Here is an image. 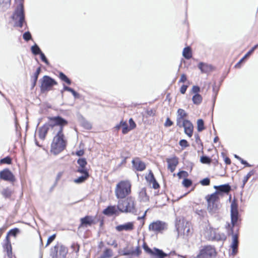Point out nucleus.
Here are the masks:
<instances>
[{
  "instance_id": "f257e3e1",
  "label": "nucleus",
  "mask_w": 258,
  "mask_h": 258,
  "mask_svg": "<svg viewBox=\"0 0 258 258\" xmlns=\"http://www.w3.org/2000/svg\"><path fill=\"white\" fill-rule=\"evenodd\" d=\"M48 119V122L38 129L39 138L42 140H44L49 131L54 134L60 126H66L68 124V120L59 115L49 117Z\"/></svg>"
},
{
  "instance_id": "f03ea898",
  "label": "nucleus",
  "mask_w": 258,
  "mask_h": 258,
  "mask_svg": "<svg viewBox=\"0 0 258 258\" xmlns=\"http://www.w3.org/2000/svg\"><path fill=\"white\" fill-rule=\"evenodd\" d=\"M64 126H60L57 128L51 145L50 151L55 155L62 152L66 147L67 141L64 139L63 133Z\"/></svg>"
},
{
  "instance_id": "7ed1b4c3",
  "label": "nucleus",
  "mask_w": 258,
  "mask_h": 258,
  "mask_svg": "<svg viewBox=\"0 0 258 258\" xmlns=\"http://www.w3.org/2000/svg\"><path fill=\"white\" fill-rule=\"evenodd\" d=\"M131 183L129 181L122 180L118 182L115 189V195L117 199H123L131 192Z\"/></svg>"
},
{
  "instance_id": "20e7f679",
  "label": "nucleus",
  "mask_w": 258,
  "mask_h": 258,
  "mask_svg": "<svg viewBox=\"0 0 258 258\" xmlns=\"http://www.w3.org/2000/svg\"><path fill=\"white\" fill-rule=\"evenodd\" d=\"M117 209L121 213H135L137 212L135 200L132 197H128L125 200H119L117 203Z\"/></svg>"
},
{
  "instance_id": "39448f33",
  "label": "nucleus",
  "mask_w": 258,
  "mask_h": 258,
  "mask_svg": "<svg viewBox=\"0 0 258 258\" xmlns=\"http://www.w3.org/2000/svg\"><path fill=\"white\" fill-rule=\"evenodd\" d=\"M230 217L232 226L228 224L227 228L233 229V227L238 224V221L241 220L240 214L238 210V204L235 199L232 201L230 206Z\"/></svg>"
},
{
  "instance_id": "423d86ee",
  "label": "nucleus",
  "mask_w": 258,
  "mask_h": 258,
  "mask_svg": "<svg viewBox=\"0 0 258 258\" xmlns=\"http://www.w3.org/2000/svg\"><path fill=\"white\" fill-rule=\"evenodd\" d=\"M208 202L207 210L211 215L218 213L219 209V198H216L215 194L208 195L206 197Z\"/></svg>"
},
{
  "instance_id": "0eeeda50",
  "label": "nucleus",
  "mask_w": 258,
  "mask_h": 258,
  "mask_svg": "<svg viewBox=\"0 0 258 258\" xmlns=\"http://www.w3.org/2000/svg\"><path fill=\"white\" fill-rule=\"evenodd\" d=\"M143 248L145 251L150 255L151 258H165L168 254L165 253L162 249L154 247L153 249L150 248L146 243L144 242Z\"/></svg>"
},
{
  "instance_id": "6e6552de",
  "label": "nucleus",
  "mask_w": 258,
  "mask_h": 258,
  "mask_svg": "<svg viewBox=\"0 0 258 258\" xmlns=\"http://www.w3.org/2000/svg\"><path fill=\"white\" fill-rule=\"evenodd\" d=\"M41 82L40 89L42 92L50 90L54 85L57 84L54 79L48 76H44L40 80Z\"/></svg>"
},
{
  "instance_id": "1a4fd4ad",
  "label": "nucleus",
  "mask_w": 258,
  "mask_h": 258,
  "mask_svg": "<svg viewBox=\"0 0 258 258\" xmlns=\"http://www.w3.org/2000/svg\"><path fill=\"white\" fill-rule=\"evenodd\" d=\"M216 254V250L214 247L211 245L204 246L200 250L199 253L197 255L196 258H204L211 257Z\"/></svg>"
},
{
  "instance_id": "9d476101",
  "label": "nucleus",
  "mask_w": 258,
  "mask_h": 258,
  "mask_svg": "<svg viewBox=\"0 0 258 258\" xmlns=\"http://www.w3.org/2000/svg\"><path fill=\"white\" fill-rule=\"evenodd\" d=\"M207 236L209 240L212 241H224L226 239V236L224 233H217L213 228L209 229Z\"/></svg>"
},
{
  "instance_id": "9b49d317",
  "label": "nucleus",
  "mask_w": 258,
  "mask_h": 258,
  "mask_svg": "<svg viewBox=\"0 0 258 258\" xmlns=\"http://www.w3.org/2000/svg\"><path fill=\"white\" fill-rule=\"evenodd\" d=\"M165 222L157 220L151 223L149 226V229L155 232H161L167 228Z\"/></svg>"
},
{
  "instance_id": "f8f14e48",
  "label": "nucleus",
  "mask_w": 258,
  "mask_h": 258,
  "mask_svg": "<svg viewBox=\"0 0 258 258\" xmlns=\"http://www.w3.org/2000/svg\"><path fill=\"white\" fill-rule=\"evenodd\" d=\"M228 235H232V242L231 244L232 248V254L235 255L238 251V247L239 244L238 236L237 234H234L233 229L231 228L228 232Z\"/></svg>"
},
{
  "instance_id": "ddd939ff",
  "label": "nucleus",
  "mask_w": 258,
  "mask_h": 258,
  "mask_svg": "<svg viewBox=\"0 0 258 258\" xmlns=\"http://www.w3.org/2000/svg\"><path fill=\"white\" fill-rule=\"evenodd\" d=\"M214 188L216 189V190L212 194H215L216 198H219V195H222L224 194H228L231 189L230 185L228 183L220 185H215Z\"/></svg>"
},
{
  "instance_id": "4468645a",
  "label": "nucleus",
  "mask_w": 258,
  "mask_h": 258,
  "mask_svg": "<svg viewBox=\"0 0 258 258\" xmlns=\"http://www.w3.org/2000/svg\"><path fill=\"white\" fill-rule=\"evenodd\" d=\"M0 179L11 182L16 180L14 175L8 168L4 169L0 171Z\"/></svg>"
},
{
  "instance_id": "2eb2a0df",
  "label": "nucleus",
  "mask_w": 258,
  "mask_h": 258,
  "mask_svg": "<svg viewBox=\"0 0 258 258\" xmlns=\"http://www.w3.org/2000/svg\"><path fill=\"white\" fill-rule=\"evenodd\" d=\"M142 253V250L139 245H138L135 249L132 247L131 249H124L122 251L123 255H132L138 257Z\"/></svg>"
},
{
  "instance_id": "dca6fc26",
  "label": "nucleus",
  "mask_w": 258,
  "mask_h": 258,
  "mask_svg": "<svg viewBox=\"0 0 258 258\" xmlns=\"http://www.w3.org/2000/svg\"><path fill=\"white\" fill-rule=\"evenodd\" d=\"M81 223L79 226V228L82 227H87L91 226L94 223V220L92 216H86L80 219Z\"/></svg>"
},
{
  "instance_id": "f3484780",
  "label": "nucleus",
  "mask_w": 258,
  "mask_h": 258,
  "mask_svg": "<svg viewBox=\"0 0 258 258\" xmlns=\"http://www.w3.org/2000/svg\"><path fill=\"white\" fill-rule=\"evenodd\" d=\"M133 167L138 171H142L146 169L145 163L142 161L139 158L137 157L132 161Z\"/></svg>"
},
{
  "instance_id": "a211bd4d",
  "label": "nucleus",
  "mask_w": 258,
  "mask_h": 258,
  "mask_svg": "<svg viewBox=\"0 0 258 258\" xmlns=\"http://www.w3.org/2000/svg\"><path fill=\"white\" fill-rule=\"evenodd\" d=\"M182 127L184 128V133L189 138L193 135L194 125L189 120H185V122Z\"/></svg>"
},
{
  "instance_id": "6ab92c4d",
  "label": "nucleus",
  "mask_w": 258,
  "mask_h": 258,
  "mask_svg": "<svg viewBox=\"0 0 258 258\" xmlns=\"http://www.w3.org/2000/svg\"><path fill=\"white\" fill-rule=\"evenodd\" d=\"M180 222L178 224H176V230L178 233V234H183V235L187 236L190 233V228L189 226L187 225L188 224L187 223L184 226L183 225L182 226L180 225Z\"/></svg>"
},
{
  "instance_id": "aec40b11",
  "label": "nucleus",
  "mask_w": 258,
  "mask_h": 258,
  "mask_svg": "<svg viewBox=\"0 0 258 258\" xmlns=\"http://www.w3.org/2000/svg\"><path fill=\"white\" fill-rule=\"evenodd\" d=\"M134 228V223L129 222L125 223L123 224L119 225L116 226L115 229L117 231L120 232L122 231H131Z\"/></svg>"
},
{
  "instance_id": "412c9836",
  "label": "nucleus",
  "mask_w": 258,
  "mask_h": 258,
  "mask_svg": "<svg viewBox=\"0 0 258 258\" xmlns=\"http://www.w3.org/2000/svg\"><path fill=\"white\" fill-rule=\"evenodd\" d=\"M167 162L168 163V168L171 172H173L178 163V158L176 157H174L172 158L167 159Z\"/></svg>"
},
{
  "instance_id": "4be33fe9",
  "label": "nucleus",
  "mask_w": 258,
  "mask_h": 258,
  "mask_svg": "<svg viewBox=\"0 0 258 258\" xmlns=\"http://www.w3.org/2000/svg\"><path fill=\"white\" fill-rule=\"evenodd\" d=\"M4 248L7 252L8 258H13L12 247L9 238L7 236L6 243L4 245Z\"/></svg>"
},
{
  "instance_id": "5701e85b",
  "label": "nucleus",
  "mask_w": 258,
  "mask_h": 258,
  "mask_svg": "<svg viewBox=\"0 0 258 258\" xmlns=\"http://www.w3.org/2000/svg\"><path fill=\"white\" fill-rule=\"evenodd\" d=\"M118 211L117 206H109L103 210V213L105 215L112 216L117 214Z\"/></svg>"
},
{
  "instance_id": "b1692460",
  "label": "nucleus",
  "mask_w": 258,
  "mask_h": 258,
  "mask_svg": "<svg viewBox=\"0 0 258 258\" xmlns=\"http://www.w3.org/2000/svg\"><path fill=\"white\" fill-rule=\"evenodd\" d=\"M258 48V44L253 46L245 54V55L235 64V67L236 68H240L241 63L247 57H249L253 51Z\"/></svg>"
},
{
  "instance_id": "393cba45",
  "label": "nucleus",
  "mask_w": 258,
  "mask_h": 258,
  "mask_svg": "<svg viewBox=\"0 0 258 258\" xmlns=\"http://www.w3.org/2000/svg\"><path fill=\"white\" fill-rule=\"evenodd\" d=\"M198 68L202 73H204L210 72L212 69V66L202 62L199 63Z\"/></svg>"
},
{
  "instance_id": "a878e982",
  "label": "nucleus",
  "mask_w": 258,
  "mask_h": 258,
  "mask_svg": "<svg viewBox=\"0 0 258 258\" xmlns=\"http://www.w3.org/2000/svg\"><path fill=\"white\" fill-rule=\"evenodd\" d=\"M11 0H0V7L2 11H6L10 7Z\"/></svg>"
},
{
  "instance_id": "bb28decb",
  "label": "nucleus",
  "mask_w": 258,
  "mask_h": 258,
  "mask_svg": "<svg viewBox=\"0 0 258 258\" xmlns=\"http://www.w3.org/2000/svg\"><path fill=\"white\" fill-rule=\"evenodd\" d=\"M113 256V251L111 249L106 248L103 253L100 255V258H111Z\"/></svg>"
},
{
  "instance_id": "cd10ccee",
  "label": "nucleus",
  "mask_w": 258,
  "mask_h": 258,
  "mask_svg": "<svg viewBox=\"0 0 258 258\" xmlns=\"http://www.w3.org/2000/svg\"><path fill=\"white\" fill-rule=\"evenodd\" d=\"M182 55L187 59H189L192 57L191 50L190 47L187 46L183 49Z\"/></svg>"
},
{
  "instance_id": "c85d7f7f",
  "label": "nucleus",
  "mask_w": 258,
  "mask_h": 258,
  "mask_svg": "<svg viewBox=\"0 0 258 258\" xmlns=\"http://www.w3.org/2000/svg\"><path fill=\"white\" fill-rule=\"evenodd\" d=\"M203 100V98L200 94H195L192 97L193 103L195 105L200 104Z\"/></svg>"
},
{
  "instance_id": "c756f323",
  "label": "nucleus",
  "mask_w": 258,
  "mask_h": 258,
  "mask_svg": "<svg viewBox=\"0 0 258 258\" xmlns=\"http://www.w3.org/2000/svg\"><path fill=\"white\" fill-rule=\"evenodd\" d=\"M31 51L32 53L35 55L40 54L41 52H42L41 49L39 48L38 45L36 43H35L34 45L31 46Z\"/></svg>"
},
{
  "instance_id": "7c9ffc66",
  "label": "nucleus",
  "mask_w": 258,
  "mask_h": 258,
  "mask_svg": "<svg viewBox=\"0 0 258 258\" xmlns=\"http://www.w3.org/2000/svg\"><path fill=\"white\" fill-rule=\"evenodd\" d=\"M58 77L62 81L66 83L68 85H70L72 83L71 80L62 72H59Z\"/></svg>"
},
{
  "instance_id": "2f4dec72",
  "label": "nucleus",
  "mask_w": 258,
  "mask_h": 258,
  "mask_svg": "<svg viewBox=\"0 0 258 258\" xmlns=\"http://www.w3.org/2000/svg\"><path fill=\"white\" fill-rule=\"evenodd\" d=\"M139 196L140 198H141L142 201L144 202H146L147 201H149V197L147 195L146 193V189L145 188H143L140 193Z\"/></svg>"
},
{
  "instance_id": "473e14b6",
  "label": "nucleus",
  "mask_w": 258,
  "mask_h": 258,
  "mask_svg": "<svg viewBox=\"0 0 258 258\" xmlns=\"http://www.w3.org/2000/svg\"><path fill=\"white\" fill-rule=\"evenodd\" d=\"M58 245H55L51 248L50 255L52 258H58Z\"/></svg>"
},
{
  "instance_id": "72a5a7b5",
  "label": "nucleus",
  "mask_w": 258,
  "mask_h": 258,
  "mask_svg": "<svg viewBox=\"0 0 258 258\" xmlns=\"http://www.w3.org/2000/svg\"><path fill=\"white\" fill-rule=\"evenodd\" d=\"M254 172L253 170H252L250 171L247 174V175L244 177V179H243V181H242L243 183L241 185L242 188H244L246 183L247 182L249 178L254 174Z\"/></svg>"
},
{
  "instance_id": "f704fd0d",
  "label": "nucleus",
  "mask_w": 258,
  "mask_h": 258,
  "mask_svg": "<svg viewBox=\"0 0 258 258\" xmlns=\"http://www.w3.org/2000/svg\"><path fill=\"white\" fill-rule=\"evenodd\" d=\"M58 250L59 255L62 258H65L68 252L67 248L65 246L61 245L59 248H58Z\"/></svg>"
},
{
  "instance_id": "c9c22d12",
  "label": "nucleus",
  "mask_w": 258,
  "mask_h": 258,
  "mask_svg": "<svg viewBox=\"0 0 258 258\" xmlns=\"http://www.w3.org/2000/svg\"><path fill=\"white\" fill-rule=\"evenodd\" d=\"M1 194L4 198H9L12 195V191L9 188H6L2 191Z\"/></svg>"
},
{
  "instance_id": "e433bc0d",
  "label": "nucleus",
  "mask_w": 258,
  "mask_h": 258,
  "mask_svg": "<svg viewBox=\"0 0 258 258\" xmlns=\"http://www.w3.org/2000/svg\"><path fill=\"white\" fill-rule=\"evenodd\" d=\"M89 176L81 175L78 178L74 179V182L76 183L80 184L85 182L88 178Z\"/></svg>"
},
{
  "instance_id": "4c0bfd02",
  "label": "nucleus",
  "mask_w": 258,
  "mask_h": 258,
  "mask_svg": "<svg viewBox=\"0 0 258 258\" xmlns=\"http://www.w3.org/2000/svg\"><path fill=\"white\" fill-rule=\"evenodd\" d=\"M205 129L204 122L202 119H199L197 121V130L201 132Z\"/></svg>"
},
{
  "instance_id": "58836bf2",
  "label": "nucleus",
  "mask_w": 258,
  "mask_h": 258,
  "mask_svg": "<svg viewBox=\"0 0 258 258\" xmlns=\"http://www.w3.org/2000/svg\"><path fill=\"white\" fill-rule=\"evenodd\" d=\"M121 125H122L121 127L122 134H126L131 131V129L128 126L127 123L126 122L121 120Z\"/></svg>"
},
{
  "instance_id": "ea45409f",
  "label": "nucleus",
  "mask_w": 258,
  "mask_h": 258,
  "mask_svg": "<svg viewBox=\"0 0 258 258\" xmlns=\"http://www.w3.org/2000/svg\"><path fill=\"white\" fill-rule=\"evenodd\" d=\"M187 116V113L183 109L179 108L177 111V116L183 118Z\"/></svg>"
},
{
  "instance_id": "a19ab883",
  "label": "nucleus",
  "mask_w": 258,
  "mask_h": 258,
  "mask_svg": "<svg viewBox=\"0 0 258 258\" xmlns=\"http://www.w3.org/2000/svg\"><path fill=\"white\" fill-rule=\"evenodd\" d=\"M77 172L82 174V175L89 176V173L86 167H79Z\"/></svg>"
},
{
  "instance_id": "79ce46f5",
  "label": "nucleus",
  "mask_w": 258,
  "mask_h": 258,
  "mask_svg": "<svg viewBox=\"0 0 258 258\" xmlns=\"http://www.w3.org/2000/svg\"><path fill=\"white\" fill-rule=\"evenodd\" d=\"M211 159L207 156L201 157L200 161L204 164H210L211 162Z\"/></svg>"
},
{
  "instance_id": "37998d69",
  "label": "nucleus",
  "mask_w": 258,
  "mask_h": 258,
  "mask_svg": "<svg viewBox=\"0 0 258 258\" xmlns=\"http://www.w3.org/2000/svg\"><path fill=\"white\" fill-rule=\"evenodd\" d=\"M77 163L79 165L80 167H86L87 164L86 159L84 158H79L77 161Z\"/></svg>"
},
{
  "instance_id": "c03bdc74",
  "label": "nucleus",
  "mask_w": 258,
  "mask_h": 258,
  "mask_svg": "<svg viewBox=\"0 0 258 258\" xmlns=\"http://www.w3.org/2000/svg\"><path fill=\"white\" fill-rule=\"evenodd\" d=\"M19 232H20L19 229H18L17 228H15L14 229L10 230L9 231V232L7 234V236H8L9 235H10L11 236H16ZM8 237H9V236H8Z\"/></svg>"
},
{
  "instance_id": "a18cd8bd",
  "label": "nucleus",
  "mask_w": 258,
  "mask_h": 258,
  "mask_svg": "<svg viewBox=\"0 0 258 258\" xmlns=\"http://www.w3.org/2000/svg\"><path fill=\"white\" fill-rule=\"evenodd\" d=\"M185 120L186 119H183V118H182L177 116V118H176L177 126H179V127H182V126H183V125H182V124H184V123L185 122Z\"/></svg>"
},
{
  "instance_id": "49530a36",
  "label": "nucleus",
  "mask_w": 258,
  "mask_h": 258,
  "mask_svg": "<svg viewBox=\"0 0 258 258\" xmlns=\"http://www.w3.org/2000/svg\"><path fill=\"white\" fill-rule=\"evenodd\" d=\"M155 178L153 173L151 170H149V174L146 176L145 179L148 182L153 180Z\"/></svg>"
},
{
  "instance_id": "de8ad7c7",
  "label": "nucleus",
  "mask_w": 258,
  "mask_h": 258,
  "mask_svg": "<svg viewBox=\"0 0 258 258\" xmlns=\"http://www.w3.org/2000/svg\"><path fill=\"white\" fill-rule=\"evenodd\" d=\"M1 164H10L12 163V159L9 156H7L0 161Z\"/></svg>"
},
{
  "instance_id": "09e8293b",
  "label": "nucleus",
  "mask_w": 258,
  "mask_h": 258,
  "mask_svg": "<svg viewBox=\"0 0 258 258\" xmlns=\"http://www.w3.org/2000/svg\"><path fill=\"white\" fill-rule=\"evenodd\" d=\"M23 38L26 41H28L32 39V35L29 31H27L23 34Z\"/></svg>"
},
{
  "instance_id": "8fccbe9b",
  "label": "nucleus",
  "mask_w": 258,
  "mask_h": 258,
  "mask_svg": "<svg viewBox=\"0 0 258 258\" xmlns=\"http://www.w3.org/2000/svg\"><path fill=\"white\" fill-rule=\"evenodd\" d=\"M183 186L185 187H189L192 184V181L188 178H184L182 181Z\"/></svg>"
},
{
  "instance_id": "3c124183",
  "label": "nucleus",
  "mask_w": 258,
  "mask_h": 258,
  "mask_svg": "<svg viewBox=\"0 0 258 258\" xmlns=\"http://www.w3.org/2000/svg\"><path fill=\"white\" fill-rule=\"evenodd\" d=\"M39 55L41 60L43 62H44L47 66H49L50 63L48 59H47L46 56L45 55L44 53L42 52Z\"/></svg>"
},
{
  "instance_id": "603ef678",
  "label": "nucleus",
  "mask_w": 258,
  "mask_h": 258,
  "mask_svg": "<svg viewBox=\"0 0 258 258\" xmlns=\"http://www.w3.org/2000/svg\"><path fill=\"white\" fill-rule=\"evenodd\" d=\"M38 75H36L35 74H34L33 76L31 77L32 79V89H33L36 85L38 78Z\"/></svg>"
},
{
  "instance_id": "864d4df0",
  "label": "nucleus",
  "mask_w": 258,
  "mask_h": 258,
  "mask_svg": "<svg viewBox=\"0 0 258 258\" xmlns=\"http://www.w3.org/2000/svg\"><path fill=\"white\" fill-rule=\"evenodd\" d=\"M200 183L203 186H207L210 184V179L209 178L206 177L201 180Z\"/></svg>"
},
{
  "instance_id": "5fc2aeb1",
  "label": "nucleus",
  "mask_w": 258,
  "mask_h": 258,
  "mask_svg": "<svg viewBox=\"0 0 258 258\" xmlns=\"http://www.w3.org/2000/svg\"><path fill=\"white\" fill-rule=\"evenodd\" d=\"M149 183L150 184L152 183V187L154 189H158L160 187L159 184L158 183L155 178L153 180L150 181Z\"/></svg>"
},
{
  "instance_id": "6e6d98bb",
  "label": "nucleus",
  "mask_w": 258,
  "mask_h": 258,
  "mask_svg": "<svg viewBox=\"0 0 258 258\" xmlns=\"http://www.w3.org/2000/svg\"><path fill=\"white\" fill-rule=\"evenodd\" d=\"M149 183L150 184L152 183V187L154 189H158L160 187L159 184L158 183L155 178L153 180L150 181Z\"/></svg>"
},
{
  "instance_id": "4d7b16f0",
  "label": "nucleus",
  "mask_w": 258,
  "mask_h": 258,
  "mask_svg": "<svg viewBox=\"0 0 258 258\" xmlns=\"http://www.w3.org/2000/svg\"><path fill=\"white\" fill-rule=\"evenodd\" d=\"M179 145L183 148L187 147L189 146L187 141L186 140L182 139L179 142Z\"/></svg>"
},
{
  "instance_id": "13d9d810",
  "label": "nucleus",
  "mask_w": 258,
  "mask_h": 258,
  "mask_svg": "<svg viewBox=\"0 0 258 258\" xmlns=\"http://www.w3.org/2000/svg\"><path fill=\"white\" fill-rule=\"evenodd\" d=\"M213 91L214 93L215 94V96L214 97V103H215L216 96L217 95L218 91H219V88L217 87L215 83L213 86Z\"/></svg>"
},
{
  "instance_id": "bf43d9fd",
  "label": "nucleus",
  "mask_w": 258,
  "mask_h": 258,
  "mask_svg": "<svg viewBox=\"0 0 258 258\" xmlns=\"http://www.w3.org/2000/svg\"><path fill=\"white\" fill-rule=\"evenodd\" d=\"M177 175L179 178H181L183 177H187L188 176V173L186 171L182 170V171H179L177 174Z\"/></svg>"
},
{
  "instance_id": "052dcab7",
  "label": "nucleus",
  "mask_w": 258,
  "mask_h": 258,
  "mask_svg": "<svg viewBox=\"0 0 258 258\" xmlns=\"http://www.w3.org/2000/svg\"><path fill=\"white\" fill-rule=\"evenodd\" d=\"M56 234H54L49 237V238L47 239V243L46 244L45 246H47L50 243H51L55 238Z\"/></svg>"
},
{
  "instance_id": "680f3d73",
  "label": "nucleus",
  "mask_w": 258,
  "mask_h": 258,
  "mask_svg": "<svg viewBox=\"0 0 258 258\" xmlns=\"http://www.w3.org/2000/svg\"><path fill=\"white\" fill-rule=\"evenodd\" d=\"M129 123H130L129 127L131 129V130H133L136 127V123L135 122V121H134V120L133 119V118H131L129 119Z\"/></svg>"
},
{
  "instance_id": "e2e57ef3",
  "label": "nucleus",
  "mask_w": 258,
  "mask_h": 258,
  "mask_svg": "<svg viewBox=\"0 0 258 258\" xmlns=\"http://www.w3.org/2000/svg\"><path fill=\"white\" fill-rule=\"evenodd\" d=\"M200 91V88L198 86H193L192 88V92L195 94H199V92Z\"/></svg>"
},
{
  "instance_id": "0e129e2a",
  "label": "nucleus",
  "mask_w": 258,
  "mask_h": 258,
  "mask_svg": "<svg viewBox=\"0 0 258 258\" xmlns=\"http://www.w3.org/2000/svg\"><path fill=\"white\" fill-rule=\"evenodd\" d=\"M173 122L169 118H167L166 121L164 123V125L166 127L171 126L173 124Z\"/></svg>"
},
{
  "instance_id": "69168bd1",
  "label": "nucleus",
  "mask_w": 258,
  "mask_h": 258,
  "mask_svg": "<svg viewBox=\"0 0 258 258\" xmlns=\"http://www.w3.org/2000/svg\"><path fill=\"white\" fill-rule=\"evenodd\" d=\"M196 213L198 215L201 216V217H204L205 214L206 213V211L203 210H196Z\"/></svg>"
},
{
  "instance_id": "338daca9",
  "label": "nucleus",
  "mask_w": 258,
  "mask_h": 258,
  "mask_svg": "<svg viewBox=\"0 0 258 258\" xmlns=\"http://www.w3.org/2000/svg\"><path fill=\"white\" fill-rule=\"evenodd\" d=\"M187 88V86L185 85H183L181 86L180 89V92L181 94H184Z\"/></svg>"
},
{
  "instance_id": "774afa93",
  "label": "nucleus",
  "mask_w": 258,
  "mask_h": 258,
  "mask_svg": "<svg viewBox=\"0 0 258 258\" xmlns=\"http://www.w3.org/2000/svg\"><path fill=\"white\" fill-rule=\"evenodd\" d=\"M146 113L148 115L150 116H153L155 115V110L152 109L150 110H147L146 111Z\"/></svg>"
}]
</instances>
